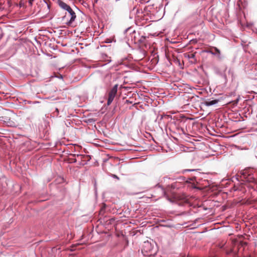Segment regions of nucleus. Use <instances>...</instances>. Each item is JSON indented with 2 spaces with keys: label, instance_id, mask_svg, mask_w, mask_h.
<instances>
[{
  "label": "nucleus",
  "instance_id": "nucleus-10",
  "mask_svg": "<svg viewBox=\"0 0 257 257\" xmlns=\"http://www.w3.org/2000/svg\"><path fill=\"white\" fill-rule=\"evenodd\" d=\"M34 0H29V3L30 4V6H32V4H33V2H34Z\"/></svg>",
  "mask_w": 257,
  "mask_h": 257
},
{
  "label": "nucleus",
  "instance_id": "nucleus-13",
  "mask_svg": "<svg viewBox=\"0 0 257 257\" xmlns=\"http://www.w3.org/2000/svg\"><path fill=\"white\" fill-rule=\"evenodd\" d=\"M232 252V250H230L229 251H227L226 252V253L227 254H229L230 253H231Z\"/></svg>",
  "mask_w": 257,
  "mask_h": 257
},
{
  "label": "nucleus",
  "instance_id": "nucleus-9",
  "mask_svg": "<svg viewBox=\"0 0 257 257\" xmlns=\"http://www.w3.org/2000/svg\"><path fill=\"white\" fill-rule=\"evenodd\" d=\"M76 156H77V157H80L81 159H83L84 157H85V155H79V154H78V155H76Z\"/></svg>",
  "mask_w": 257,
  "mask_h": 257
},
{
  "label": "nucleus",
  "instance_id": "nucleus-7",
  "mask_svg": "<svg viewBox=\"0 0 257 257\" xmlns=\"http://www.w3.org/2000/svg\"><path fill=\"white\" fill-rule=\"evenodd\" d=\"M198 169H185V170H184V172H186V171H196V170H198Z\"/></svg>",
  "mask_w": 257,
  "mask_h": 257
},
{
  "label": "nucleus",
  "instance_id": "nucleus-5",
  "mask_svg": "<svg viewBox=\"0 0 257 257\" xmlns=\"http://www.w3.org/2000/svg\"><path fill=\"white\" fill-rule=\"evenodd\" d=\"M219 100L217 99L213 100L211 101H206L204 102V104L206 106H209L210 105H214L218 102Z\"/></svg>",
  "mask_w": 257,
  "mask_h": 257
},
{
  "label": "nucleus",
  "instance_id": "nucleus-3",
  "mask_svg": "<svg viewBox=\"0 0 257 257\" xmlns=\"http://www.w3.org/2000/svg\"><path fill=\"white\" fill-rule=\"evenodd\" d=\"M117 86L118 85L117 84L115 85L108 92V97L107 102L108 105H109L113 100L117 93Z\"/></svg>",
  "mask_w": 257,
  "mask_h": 257
},
{
  "label": "nucleus",
  "instance_id": "nucleus-14",
  "mask_svg": "<svg viewBox=\"0 0 257 257\" xmlns=\"http://www.w3.org/2000/svg\"><path fill=\"white\" fill-rule=\"evenodd\" d=\"M241 245H243V244L246 245V242H241Z\"/></svg>",
  "mask_w": 257,
  "mask_h": 257
},
{
  "label": "nucleus",
  "instance_id": "nucleus-8",
  "mask_svg": "<svg viewBox=\"0 0 257 257\" xmlns=\"http://www.w3.org/2000/svg\"><path fill=\"white\" fill-rule=\"evenodd\" d=\"M214 50H215V51L217 53H218V54H220V50H219L218 48H217L216 47H214Z\"/></svg>",
  "mask_w": 257,
  "mask_h": 257
},
{
  "label": "nucleus",
  "instance_id": "nucleus-4",
  "mask_svg": "<svg viewBox=\"0 0 257 257\" xmlns=\"http://www.w3.org/2000/svg\"><path fill=\"white\" fill-rule=\"evenodd\" d=\"M58 6L62 9L67 11L70 7L66 4L65 3L61 0H58L57 2Z\"/></svg>",
  "mask_w": 257,
  "mask_h": 257
},
{
  "label": "nucleus",
  "instance_id": "nucleus-1",
  "mask_svg": "<svg viewBox=\"0 0 257 257\" xmlns=\"http://www.w3.org/2000/svg\"><path fill=\"white\" fill-rule=\"evenodd\" d=\"M67 11V13H66L63 19L65 20L67 19L68 18H70V20L67 21L66 23L68 25H70L74 21L76 16L75 13L73 11L71 7Z\"/></svg>",
  "mask_w": 257,
  "mask_h": 257
},
{
  "label": "nucleus",
  "instance_id": "nucleus-16",
  "mask_svg": "<svg viewBox=\"0 0 257 257\" xmlns=\"http://www.w3.org/2000/svg\"><path fill=\"white\" fill-rule=\"evenodd\" d=\"M103 211V208H102V209H101L100 211V213H101V212H102Z\"/></svg>",
  "mask_w": 257,
  "mask_h": 257
},
{
  "label": "nucleus",
  "instance_id": "nucleus-11",
  "mask_svg": "<svg viewBox=\"0 0 257 257\" xmlns=\"http://www.w3.org/2000/svg\"><path fill=\"white\" fill-rule=\"evenodd\" d=\"M113 176V178H116V179H118V180L119 179V178H118L116 175H113V176Z\"/></svg>",
  "mask_w": 257,
  "mask_h": 257
},
{
  "label": "nucleus",
  "instance_id": "nucleus-17",
  "mask_svg": "<svg viewBox=\"0 0 257 257\" xmlns=\"http://www.w3.org/2000/svg\"><path fill=\"white\" fill-rule=\"evenodd\" d=\"M72 155L73 156H76V155H75V154H72Z\"/></svg>",
  "mask_w": 257,
  "mask_h": 257
},
{
  "label": "nucleus",
  "instance_id": "nucleus-2",
  "mask_svg": "<svg viewBox=\"0 0 257 257\" xmlns=\"http://www.w3.org/2000/svg\"><path fill=\"white\" fill-rule=\"evenodd\" d=\"M152 250L153 247H152V244L150 242L147 241L144 243L142 251L145 255H152L153 254H154Z\"/></svg>",
  "mask_w": 257,
  "mask_h": 257
},
{
  "label": "nucleus",
  "instance_id": "nucleus-6",
  "mask_svg": "<svg viewBox=\"0 0 257 257\" xmlns=\"http://www.w3.org/2000/svg\"><path fill=\"white\" fill-rule=\"evenodd\" d=\"M185 57L189 59H193L195 57V53H188L185 54Z\"/></svg>",
  "mask_w": 257,
  "mask_h": 257
},
{
  "label": "nucleus",
  "instance_id": "nucleus-12",
  "mask_svg": "<svg viewBox=\"0 0 257 257\" xmlns=\"http://www.w3.org/2000/svg\"><path fill=\"white\" fill-rule=\"evenodd\" d=\"M238 99H237L236 100L234 101V103L237 104L238 103Z\"/></svg>",
  "mask_w": 257,
  "mask_h": 257
},
{
  "label": "nucleus",
  "instance_id": "nucleus-15",
  "mask_svg": "<svg viewBox=\"0 0 257 257\" xmlns=\"http://www.w3.org/2000/svg\"><path fill=\"white\" fill-rule=\"evenodd\" d=\"M76 161H77V160H76V159H74L73 160V162H76Z\"/></svg>",
  "mask_w": 257,
  "mask_h": 257
}]
</instances>
